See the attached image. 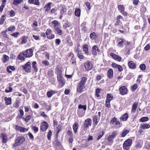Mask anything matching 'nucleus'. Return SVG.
<instances>
[{
	"label": "nucleus",
	"mask_w": 150,
	"mask_h": 150,
	"mask_svg": "<svg viewBox=\"0 0 150 150\" xmlns=\"http://www.w3.org/2000/svg\"><path fill=\"white\" fill-rule=\"evenodd\" d=\"M87 80V79L85 77H83L81 79L80 82L76 85L77 93H81L83 91V89L85 87V85Z\"/></svg>",
	"instance_id": "f257e3e1"
},
{
	"label": "nucleus",
	"mask_w": 150,
	"mask_h": 150,
	"mask_svg": "<svg viewBox=\"0 0 150 150\" xmlns=\"http://www.w3.org/2000/svg\"><path fill=\"white\" fill-rule=\"evenodd\" d=\"M132 143V140L131 139H128L126 140L123 144V149L126 150H128L129 147L131 145Z\"/></svg>",
	"instance_id": "f03ea898"
},
{
	"label": "nucleus",
	"mask_w": 150,
	"mask_h": 150,
	"mask_svg": "<svg viewBox=\"0 0 150 150\" xmlns=\"http://www.w3.org/2000/svg\"><path fill=\"white\" fill-rule=\"evenodd\" d=\"M30 63L28 62L25 64L24 65L22 66V67L23 68V69L25 71L28 73L30 72L31 70V67Z\"/></svg>",
	"instance_id": "7ed1b4c3"
},
{
	"label": "nucleus",
	"mask_w": 150,
	"mask_h": 150,
	"mask_svg": "<svg viewBox=\"0 0 150 150\" xmlns=\"http://www.w3.org/2000/svg\"><path fill=\"white\" fill-rule=\"evenodd\" d=\"M25 140V139L23 137H18L16 140L15 144H14V146H16L17 145L20 144L22 143Z\"/></svg>",
	"instance_id": "20e7f679"
},
{
	"label": "nucleus",
	"mask_w": 150,
	"mask_h": 150,
	"mask_svg": "<svg viewBox=\"0 0 150 150\" xmlns=\"http://www.w3.org/2000/svg\"><path fill=\"white\" fill-rule=\"evenodd\" d=\"M52 30L51 29L48 28L46 32V34L48 39H52L54 38V35L52 34Z\"/></svg>",
	"instance_id": "39448f33"
},
{
	"label": "nucleus",
	"mask_w": 150,
	"mask_h": 150,
	"mask_svg": "<svg viewBox=\"0 0 150 150\" xmlns=\"http://www.w3.org/2000/svg\"><path fill=\"white\" fill-rule=\"evenodd\" d=\"M25 57H29L33 56V50L31 49H28L26 51H23Z\"/></svg>",
	"instance_id": "423d86ee"
},
{
	"label": "nucleus",
	"mask_w": 150,
	"mask_h": 150,
	"mask_svg": "<svg viewBox=\"0 0 150 150\" xmlns=\"http://www.w3.org/2000/svg\"><path fill=\"white\" fill-rule=\"evenodd\" d=\"M49 126L48 124L45 121L43 122L40 126V130L42 132L45 131Z\"/></svg>",
	"instance_id": "0eeeda50"
},
{
	"label": "nucleus",
	"mask_w": 150,
	"mask_h": 150,
	"mask_svg": "<svg viewBox=\"0 0 150 150\" xmlns=\"http://www.w3.org/2000/svg\"><path fill=\"white\" fill-rule=\"evenodd\" d=\"M84 66L86 70H90L92 68L93 65L92 63L89 61H87L84 63Z\"/></svg>",
	"instance_id": "6e6552de"
},
{
	"label": "nucleus",
	"mask_w": 150,
	"mask_h": 150,
	"mask_svg": "<svg viewBox=\"0 0 150 150\" xmlns=\"http://www.w3.org/2000/svg\"><path fill=\"white\" fill-rule=\"evenodd\" d=\"M91 120L90 118H88L85 121V123L83 124L84 128H86L88 127L89 126L91 125Z\"/></svg>",
	"instance_id": "1a4fd4ad"
},
{
	"label": "nucleus",
	"mask_w": 150,
	"mask_h": 150,
	"mask_svg": "<svg viewBox=\"0 0 150 150\" xmlns=\"http://www.w3.org/2000/svg\"><path fill=\"white\" fill-rule=\"evenodd\" d=\"M120 93L122 95L126 94L127 92V89L125 86H123L119 88Z\"/></svg>",
	"instance_id": "9d476101"
},
{
	"label": "nucleus",
	"mask_w": 150,
	"mask_h": 150,
	"mask_svg": "<svg viewBox=\"0 0 150 150\" xmlns=\"http://www.w3.org/2000/svg\"><path fill=\"white\" fill-rule=\"evenodd\" d=\"M110 56H111L114 59L119 62L121 61V57H120L112 53H110Z\"/></svg>",
	"instance_id": "9b49d317"
},
{
	"label": "nucleus",
	"mask_w": 150,
	"mask_h": 150,
	"mask_svg": "<svg viewBox=\"0 0 150 150\" xmlns=\"http://www.w3.org/2000/svg\"><path fill=\"white\" fill-rule=\"evenodd\" d=\"M120 40L121 41L118 43L117 45L119 47H122L123 45L126 44V40L125 39L122 38H120Z\"/></svg>",
	"instance_id": "f8f14e48"
},
{
	"label": "nucleus",
	"mask_w": 150,
	"mask_h": 150,
	"mask_svg": "<svg viewBox=\"0 0 150 150\" xmlns=\"http://www.w3.org/2000/svg\"><path fill=\"white\" fill-rule=\"evenodd\" d=\"M0 137L2 140V142L3 143H6L7 141V137L6 135L4 133L1 134Z\"/></svg>",
	"instance_id": "ddd939ff"
},
{
	"label": "nucleus",
	"mask_w": 150,
	"mask_h": 150,
	"mask_svg": "<svg viewBox=\"0 0 150 150\" xmlns=\"http://www.w3.org/2000/svg\"><path fill=\"white\" fill-rule=\"evenodd\" d=\"M28 2L30 4H33L38 6L40 5L39 0H28Z\"/></svg>",
	"instance_id": "4468645a"
},
{
	"label": "nucleus",
	"mask_w": 150,
	"mask_h": 150,
	"mask_svg": "<svg viewBox=\"0 0 150 150\" xmlns=\"http://www.w3.org/2000/svg\"><path fill=\"white\" fill-rule=\"evenodd\" d=\"M110 123L115 125H119L120 122L119 121L117 120L114 117L110 121Z\"/></svg>",
	"instance_id": "2eb2a0df"
},
{
	"label": "nucleus",
	"mask_w": 150,
	"mask_h": 150,
	"mask_svg": "<svg viewBox=\"0 0 150 150\" xmlns=\"http://www.w3.org/2000/svg\"><path fill=\"white\" fill-rule=\"evenodd\" d=\"M128 65L129 68L135 69L136 67V64L132 61H129L128 62Z\"/></svg>",
	"instance_id": "dca6fc26"
},
{
	"label": "nucleus",
	"mask_w": 150,
	"mask_h": 150,
	"mask_svg": "<svg viewBox=\"0 0 150 150\" xmlns=\"http://www.w3.org/2000/svg\"><path fill=\"white\" fill-rule=\"evenodd\" d=\"M150 127V125L147 123H144L140 125V128L143 129H148Z\"/></svg>",
	"instance_id": "f3484780"
},
{
	"label": "nucleus",
	"mask_w": 150,
	"mask_h": 150,
	"mask_svg": "<svg viewBox=\"0 0 150 150\" xmlns=\"http://www.w3.org/2000/svg\"><path fill=\"white\" fill-rule=\"evenodd\" d=\"M138 103L137 102H135L133 104L132 109V113H135L136 112V110L137 108Z\"/></svg>",
	"instance_id": "a211bd4d"
},
{
	"label": "nucleus",
	"mask_w": 150,
	"mask_h": 150,
	"mask_svg": "<svg viewBox=\"0 0 150 150\" xmlns=\"http://www.w3.org/2000/svg\"><path fill=\"white\" fill-rule=\"evenodd\" d=\"M57 93V91H55L51 90L47 92V96L49 98L51 97L52 96Z\"/></svg>",
	"instance_id": "6ab92c4d"
},
{
	"label": "nucleus",
	"mask_w": 150,
	"mask_h": 150,
	"mask_svg": "<svg viewBox=\"0 0 150 150\" xmlns=\"http://www.w3.org/2000/svg\"><path fill=\"white\" fill-rule=\"evenodd\" d=\"M26 58L25 57L24 53H23V52L22 53H20L17 57L18 59L21 60H24Z\"/></svg>",
	"instance_id": "aec40b11"
},
{
	"label": "nucleus",
	"mask_w": 150,
	"mask_h": 150,
	"mask_svg": "<svg viewBox=\"0 0 150 150\" xmlns=\"http://www.w3.org/2000/svg\"><path fill=\"white\" fill-rule=\"evenodd\" d=\"M108 76L109 78H111L113 76V71L112 69H109L107 72Z\"/></svg>",
	"instance_id": "412c9836"
},
{
	"label": "nucleus",
	"mask_w": 150,
	"mask_h": 150,
	"mask_svg": "<svg viewBox=\"0 0 150 150\" xmlns=\"http://www.w3.org/2000/svg\"><path fill=\"white\" fill-rule=\"evenodd\" d=\"M78 125V123L77 122H75L73 125V128L75 134H76L77 132Z\"/></svg>",
	"instance_id": "4be33fe9"
},
{
	"label": "nucleus",
	"mask_w": 150,
	"mask_h": 150,
	"mask_svg": "<svg viewBox=\"0 0 150 150\" xmlns=\"http://www.w3.org/2000/svg\"><path fill=\"white\" fill-rule=\"evenodd\" d=\"M32 66L34 71L37 72L38 71V69L37 68V64L36 62L34 61L32 63Z\"/></svg>",
	"instance_id": "5701e85b"
},
{
	"label": "nucleus",
	"mask_w": 150,
	"mask_h": 150,
	"mask_svg": "<svg viewBox=\"0 0 150 150\" xmlns=\"http://www.w3.org/2000/svg\"><path fill=\"white\" fill-rule=\"evenodd\" d=\"M6 102V104L8 105H10L11 103V98H7L6 97H5L4 98Z\"/></svg>",
	"instance_id": "b1692460"
},
{
	"label": "nucleus",
	"mask_w": 150,
	"mask_h": 150,
	"mask_svg": "<svg viewBox=\"0 0 150 150\" xmlns=\"http://www.w3.org/2000/svg\"><path fill=\"white\" fill-rule=\"evenodd\" d=\"M98 49V47L96 45H94L92 48V53L93 55L97 54L96 50Z\"/></svg>",
	"instance_id": "393cba45"
},
{
	"label": "nucleus",
	"mask_w": 150,
	"mask_h": 150,
	"mask_svg": "<svg viewBox=\"0 0 150 150\" xmlns=\"http://www.w3.org/2000/svg\"><path fill=\"white\" fill-rule=\"evenodd\" d=\"M57 80L59 81H61L62 80H64L63 78L62 77V75L61 73V71H59L58 73L57 76Z\"/></svg>",
	"instance_id": "a878e982"
},
{
	"label": "nucleus",
	"mask_w": 150,
	"mask_h": 150,
	"mask_svg": "<svg viewBox=\"0 0 150 150\" xmlns=\"http://www.w3.org/2000/svg\"><path fill=\"white\" fill-rule=\"evenodd\" d=\"M51 4V3H50L45 5L44 7V8L45 11H48L50 10V4Z\"/></svg>",
	"instance_id": "bb28decb"
},
{
	"label": "nucleus",
	"mask_w": 150,
	"mask_h": 150,
	"mask_svg": "<svg viewBox=\"0 0 150 150\" xmlns=\"http://www.w3.org/2000/svg\"><path fill=\"white\" fill-rule=\"evenodd\" d=\"M76 52L77 53V55L81 59H83L84 58L81 52L79 51V50L77 49L76 50Z\"/></svg>",
	"instance_id": "cd10ccee"
},
{
	"label": "nucleus",
	"mask_w": 150,
	"mask_h": 150,
	"mask_svg": "<svg viewBox=\"0 0 150 150\" xmlns=\"http://www.w3.org/2000/svg\"><path fill=\"white\" fill-rule=\"evenodd\" d=\"M75 14L76 16L79 17L80 16L81 10L79 8H76L75 11Z\"/></svg>",
	"instance_id": "c85d7f7f"
},
{
	"label": "nucleus",
	"mask_w": 150,
	"mask_h": 150,
	"mask_svg": "<svg viewBox=\"0 0 150 150\" xmlns=\"http://www.w3.org/2000/svg\"><path fill=\"white\" fill-rule=\"evenodd\" d=\"M67 8L65 6H63L62 7V8L60 10V13H62L64 14V12L66 11Z\"/></svg>",
	"instance_id": "c756f323"
},
{
	"label": "nucleus",
	"mask_w": 150,
	"mask_h": 150,
	"mask_svg": "<svg viewBox=\"0 0 150 150\" xmlns=\"http://www.w3.org/2000/svg\"><path fill=\"white\" fill-rule=\"evenodd\" d=\"M9 57L8 56L5 54L4 55L2 59L3 62L4 63H6L7 61H8L9 60Z\"/></svg>",
	"instance_id": "7c9ffc66"
},
{
	"label": "nucleus",
	"mask_w": 150,
	"mask_h": 150,
	"mask_svg": "<svg viewBox=\"0 0 150 150\" xmlns=\"http://www.w3.org/2000/svg\"><path fill=\"white\" fill-rule=\"evenodd\" d=\"M149 120L148 117H142L140 119L139 121L141 122H144L148 121Z\"/></svg>",
	"instance_id": "2f4dec72"
},
{
	"label": "nucleus",
	"mask_w": 150,
	"mask_h": 150,
	"mask_svg": "<svg viewBox=\"0 0 150 150\" xmlns=\"http://www.w3.org/2000/svg\"><path fill=\"white\" fill-rule=\"evenodd\" d=\"M90 38L92 40H95L96 38V34L95 32H93L90 35Z\"/></svg>",
	"instance_id": "473e14b6"
},
{
	"label": "nucleus",
	"mask_w": 150,
	"mask_h": 150,
	"mask_svg": "<svg viewBox=\"0 0 150 150\" xmlns=\"http://www.w3.org/2000/svg\"><path fill=\"white\" fill-rule=\"evenodd\" d=\"M114 139L111 135H109L107 138V139L109 142L112 144L113 143V139Z\"/></svg>",
	"instance_id": "72a5a7b5"
},
{
	"label": "nucleus",
	"mask_w": 150,
	"mask_h": 150,
	"mask_svg": "<svg viewBox=\"0 0 150 150\" xmlns=\"http://www.w3.org/2000/svg\"><path fill=\"white\" fill-rule=\"evenodd\" d=\"M83 50L85 52V53L88 54V46L87 45H86L84 46L83 47Z\"/></svg>",
	"instance_id": "f704fd0d"
},
{
	"label": "nucleus",
	"mask_w": 150,
	"mask_h": 150,
	"mask_svg": "<svg viewBox=\"0 0 150 150\" xmlns=\"http://www.w3.org/2000/svg\"><path fill=\"white\" fill-rule=\"evenodd\" d=\"M38 25V23L36 21H35L33 24H32V26L34 30H36L37 28L36 27H37Z\"/></svg>",
	"instance_id": "c9c22d12"
},
{
	"label": "nucleus",
	"mask_w": 150,
	"mask_h": 150,
	"mask_svg": "<svg viewBox=\"0 0 150 150\" xmlns=\"http://www.w3.org/2000/svg\"><path fill=\"white\" fill-rule=\"evenodd\" d=\"M118 134V131H114L112 132L111 134L110 135H111L112 137V138H114L116 137V136Z\"/></svg>",
	"instance_id": "e433bc0d"
},
{
	"label": "nucleus",
	"mask_w": 150,
	"mask_h": 150,
	"mask_svg": "<svg viewBox=\"0 0 150 150\" xmlns=\"http://www.w3.org/2000/svg\"><path fill=\"white\" fill-rule=\"evenodd\" d=\"M129 131L128 130H124L122 133V136L123 137H125V136L127 134Z\"/></svg>",
	"instance_id": "4c0bfd02"
},
{
	"label": "nucleus",
	"mask_w": 150,
	"mask_h": 150,
	"mask_svg": "<svg viewBox=\"0 0 150 150\" xmlns=\"http://www.w3.org/2000/svg\"><path fill=\"white\" fill-rule=\"evenodd\" d=\"M128 117V115L127 114L125 113L120 118L121 120H122L123 121H125L127 120Z\"/></svg>",
	"instance_id": "58836bf2"
},
{
	"label": "nucleus",
	"mask_w": 150,
	"mask_h": 150,
	"mask_svg": "<svg viewBox=\"0 0 150 150\" xmlns=\"http://www.w3.org/2000/svg\"><path fill=\"white\" fill-rule=\"evenodd\" d=\"M93 120L94 122L93 125L94 126L97 125L98 122L97 121V117L96 116H94L93 117Z\"/></svg>",
	"instance_id": "ea45409f"
},
{
	"label": "nucleus",
	"mask_w": 150,
	"mask_h": 150,
	"mask_svg": "<svg viewBox=\"0 0 150 150\" xmlns=\"http://www.w3.org/2000/svg\"><path fill=\"white\" fill-rule=\"evenodd\" d=\"M27 42V37L24 36L22 37V41L21 42V44H25Z\"/></svg>",
	"instance_id": "a19ab883"
},
{
	"label": "nucleus",
	"mask_w": 150,
	"mask_h": 150,
	"mask_svg": "<svg viewBox=\"0 0 150 150\" xmlns=\"http://www.w3.org/2000/svg\"><path fill=\"white\" fill-rule=\"evenodd\" d=\"M105 132L103 131L102 133H99L98 137L97 138V140H99L103 136Z\"/></svg>",
	"instance_id": "79ce46f5"
},
{
	"label": "nucleus",
	"mask_w": 150,
	"mask_h": 150,
	"mask_svg": "<svg viewBox=\"0 0 150 150\" xmlns=\"http://www.w3.org/2000/svg\"><path fill=\"white\" fill-rule=\"evenodd\" d=\"M23 0H13V4L17 5L20 3Z\"/></svg>",
	"instance_id": "37998d69"
},
{
	"label": "nucleus",
	"mask_w": 150,
	"mask_h": 150,
	"mask_svg": "<svg viewBox=\"0 0 150 150\" xmlns=\"http://www.w3.org/2000/svg\"><path fill=\"white\" fill-rule=\"evenodd\" d=\"M19 130L21 132H27L28 129L21 127L19 129Z\"/></svg>",
	"instance_id": "c03bdc74"
},
{
	"label": "nucleus",
	"mask_w": 150,
	"mask_h": 150,
	"mask_svg": "<svg viewBox=\"0 0 150 150\" xmlns=\"http://www.w3.org/2000/svg\"><path fill=\"white\" fill-rule=\"evenodd\" d=\"M78 108L79 109H83L84 111H85L86 109V105L79 104L78 106Z\"/></svg>",
	"instance_id": "a18cd8bd"
},
{
	"label": "nucleus",
	"mask_w": 150,
	"mask_h": 150,
	"mask_svg": "<svg viewBox=\"0 0 150 150\" xmlns=\"http://www.w3.org/2000/svg\"><path fill=\"white\" fill-rule=\"evenodd\" d=\"M52 134V132L51 130H49L47 133V138L49 140L51 139V137Z\"/></svg>",
	"instance_id": "49530a36"
},
{
	"label": "nucleus",
	"mask_w": 150,
	"mask_h": 150,
	"mask_svg": "<svg viewBox=\"0 0 150 150\" xmlns=\"http://www.w3.org/2000/svg\"><path fill=\"white\" fill-rule=\"evenodd\" d=\"M8 12L9 13V14L11 17H13L15 15V12L13 10L9 11Z\"/></svg>",
	"instance_id": "de8ad7c7"
},
{
	"label": "nucleus",
	"mask_w": 150,
	"mask_h": 150,
	"mask_svg": "<svg viewBox=\"0 0 150 150\" xmlns=\"http://www.w3.org/2000/svg\"><path fill=\"white\" fill-rule=\"evenodd\" d=\"M5 19V16L3 15L2 16L1 18L0 19V24L2 25L3 24L4 22V20Z\"/></svg>",
	"instance_id": "09e8293b"
},
{
	"label": "nucleus",
	"mask_w": 150,
	"mask_h": 150,
	"mask_svg": "<svg viewBox=\"0 0 150 150\" xmlns=\"http://www.w3.org/2000/svg\"><path fill=\"white\" fill-rule=\"evenodd\" d=\"M118 8L119 10L121 12L124 10V8L123 6L121 5H120L118 6Z\"/></svg>",
	"instance_id": "8fccbe9b"
},
{
	"label": "nucleus",
	"mask_w": 150,
	"mask_h": 150,
	"mask_svg": "<svg viewBox=\"0 0 150 150\" xmlns=\"http://www.w3.org/2000/svg\"><path fill=\"white\" fill-rule=\"evenodd\" d=\"M112 97L110 95L108 94L107 95V99L106 100L108 102L110 101L112 99Z\"/></svg>",
	"instance_id": "3c124183"
},
{
	"label": "nucleus",
	"mask_w": 150,
	"mask_h": 150,
	"mask_svg": "<svg viewBox=\"0 0 150 150\" xmlns=\"http://www.w3.org/2000/svg\"><path fill=\"white\" fill-rule=\"evenodd\" d=\"M140 69L142 70H144L146 68V67L145 64H142L140 65L139 66Z\"/></svg>",
	"instance_id": "603ef678"
},
{
	"label": "nucleus",
	"mask_w": 150,
	"mask_h": 150,
	"mask_svg": "<svg viewBox=\"0 0 150 150\" xmlns=\"http://www.w3.org/2000/svg\"><path fill=\"white\" fill-rule=\"evenodd\" d=\"M32 116L31 115H28L24 118V120L25 121L28 122V121L30 120Z\"/></svg>",
	"instance_id": "864d4df0"
},
{
	"label": "nucleus",
	"mask_w": 150,
	"mask_h": 150,
	"mask_svg": "<svg viewBox=\"0 0 150 150\" xmlns=\"http://www.w3.org/2000/svg\"><path fill=\"white\" fill-rule=\"evenodd\" d=\"M8 31H12L15 30V27L14 26H11L8 28Z\"/></svg>",
	"instance_id": "5fc2aeb1"
},
{
	"label": "nucleus",
	"mask_w": 150,
	"mask_h": 150,
	"mask_svg": "<svg viewBox=\"0 0 150 150\" xmlns=\"http://www.w3.org/2000/svg\"><path fill=\"white\" fill-rule=\"evenodd\" d=\"M47 49L46 45H44L40 46V49L42 51H44L46 50Z\"/></svg>",
	"instance_id": "6e6d98bb"
},
{
	"label": "nucleus",
	"mask_w": 150,
	"mask_h": 150,
	"mask_svg": "<svg viewBox=\"0 0 150 150\" xmlns=\"http://www.w3.org/2000/svg\"><path fill=\"white\" fill-rule=\"evenodd\" d=\"M19 35V33L17 32L12 33L11 34V35L15 38H17Z\"/></svg>",
	"instance_id": "4d7b16f0"
},
{
	"label": "nucleus",
	"mask_w": 150,
	"mask_h": 150,
	"mask_svg": "<svg viewBox=\"0 0 150 150\" xmlns=\"http://www.w3.org/2000/svg\"><path fill=\"white\" fill-rule=\"evenodd\" d=\"M137 84H134L131 87V90L132 91H134L137 88Z\"/></svg>",
	"instance_id": "13d9d810"
},
{
	"label": "nucleus",
	"mask_w": 150,
	"mask_h": 150,
	"mask_svg": "<svg viewBox=\"0 0 150 150\" xmlns=\"http://www.w3.org/2000/svg\"><path fill=\"white\" fill-rule=\"evenodd\" d=\"M100 93V89L99 88H97L96 91V95L97 97H100L99 93Z\"/></svg>",
	"instance_id": "bf43d9fd"
},
{
	"label": "nucleus",
	"mask_w": 150,
	"mask_h": 150,
	"mask_svg": "<svg viewBox=\"0 0 150 150\" xmlns=\"http://www.w3.org/2000/svg\"><path fill=\"white\" fill-rule=\"evenodd\" d=\"M68 135L70 136V137H73V135L72 132L70 130H68L67 132Z\"/></svg>",
	"instance_id": "052dcab7"
},
{
	"label": "nucleus",
	"mask_w": 150,
	"mask_h": 150,
	"mask_svg": "<svg viewBox=\"0 0 150 150\" xmlns=\"http://www.w3.org/2000/svg\"><path fill=\"white\" fill-rule=\"evenodd\" d=\"M85 4L86 5V6L87 7L88 9L89 10L91 8V7L90 6V3L88 2H86L85 3Z\"/></svg>",
	"instance_id": "680f3d73"
},
{
	"label": "nucleus",
	"mask_w": 150,
	"mask_h": 150,
	"mask_svg": "<svg viewBox=\"0 0 150 150\" xmlns=\"http://www.w3.org/2000/svg\"><path fill=\"white\" fill-rule=\"evenodd\" d=\"M54 26L55 30L58 29H59L61 28L60 23L57 25H54Z\"/></svg>",
	"instance_id": "e2e57ef3"
},
{
	"label": "nucleus",
	"mask_w": 150,
	"mask_h": 150,
	"mask_svg": "<svg viewBox=\"0 0 150 150\" xmlns=\"http://www.w3.org/2000/svg\"><path fill=\"white\" fill-rule=\"evenodd\" d=\"M55 43L57 45H59L61 43V41L60 39H57L55 40Z\"/></svg>",
	"instance_id": "0e129e2a"
},
{
	"label": "nucleus",
	"mask_w": 150,
	"mask_h": 150,
	"mask_svg": "<svg viewBox=\"0 0 150 150\" xmlns=\"http://www.w3.org/2000/svg\"><path fill=\"white\" fill-rule=\"evenodd\" d=\"M57 32L59 35H61L62 34V31L60 29L55 30Z\"/></svg>",
	"instance_id": "69168bd1"
},
{
	"label": "nucleus",
	"mask_w": 150,
	"mask_h": 150,
	"mask_svg": "<svg viewBox=\"0 0 150 150\" xmlns=\"http://www.w3.org/2000/svg\"><path fill=\"white\" fill-rule=\"evenodd\" d=\"M12 91V88L11 87H9L8 89H6L5 90V92L6 93H9L11 92Z\"/></svg>",
	"instance_id": "338daca9"
},
{
	"label": "nucleus",
	"mask_w": 150,
	"mask_h": 150,
	"mask_svg": "<svg viewBox=\"0 0 150 150\" xmlns=\"http://www.w3.org/2000/svg\"><path fill=\"white\" fill-rule=\"evenodd\" d=\"M105 106L106 107L109 108L110 107V101H107V100L105 101Z\"/></svg>",
	"instance_id": "774afa93"
}]
</instances>
